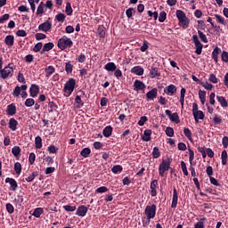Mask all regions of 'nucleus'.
<instances>
[{
	"mask_svg": "<svg viewBox=\"0 0 228 228\" xmlns=\"http://www.w3.org/2000/svg\"><path fill=\"white\" fill-rule=\"evenodd\" d=\"M191 38L196 47V54H202V48L204 47V45L200 44V41L199 40L197 35H193Z\"/></svg>",
	"mask_w": 228,
	"mask_h": 228,
	"instance_id": "6e6552de",
	"label": "nucleus"
},
{
	"mask_svg": "<svg viewBox=\"0 0 228 228\" xmlns=\"http://www.w3.org/2000/svg\"><path fill=\"white\" fill-rule=\"evenodd\" d=\"M216 99L223 108H227L228 102H227V100H225V97L216 96Z\"/></svg>",
	"mask_w": 228,
	"mask_h": 228,
	"instance_id": "cd10ccee",
	"label": "nucleus"
},
{
	"mask_svg": "<svg viewBox=\"0 0 228 228\" xmlns=\"http://www.w3.org/2000/svg\"><path fill=\"white\" fill-rule=\"evenodd\" d=\"M44 8H45V4H44L43 2H41L37 7V15H42V13L45 12Z\"/></svg>",
	"mask_w": 228,
	"mask_h": 228,
	"instance_id": "ea45409f",
	"label": "nucleus"
},
{
	"mask_svg": "<svg viewBox=\"0 0 228 228\" xmlns=\"http://www.w3.org/2000/svg\"><path fill=\"white\" fill-rule=\"evenodd\" d=\"M65 211L73 212L76 211V206L66 205L63 207Z\"/></svg>",
	"mask_w": 228,
	"mask_h": 228,
	"instance_id": "13d9d810",
	"label": "nucleus"
},
{
	"mask_svg": "<svg viewBox=\"0 0 228 228\" xmlns=\"http://www.w3.org/2000/svg\"><path fill=\"white\" fill-rule=\"evenodd\" d=\"M146 97H147V99H150V101H154V99H156V97H158V89L153 88L151 91H149L146 94Z\"/></svg>",
	"mask_w": 228,
	"mask_h": 228,
	"instance_id": "4468645a",
	"label": "nucleus"
},
{
	"mask_svg": "<svg viewBox=\"0 0 228 228\" xmlns=\"http://www.w3.org/2000/svg\"><path fill=\"white\" fill-rule=\"evenodd\" d=\"M227 151L224 150L221 154L222 165H227Z\"/></svg>",
	"mask_w": 228,
	"mask_h": 228,
	"instance_id": "f704fd0d",
	"label": "nucleus"
},
{
	"mask_svg": "<svg viewBox=\"0 0 228 228\" xmlns=\"http://www.w3.org/2000/svg\"><path fill=\"white\" fill-rule=\"evenodd\" d=\"M35 159H37V155H35L34 152H31L28 156V161L30 165H33V163H35Z\"/></svg>",
	"mask_w": 228,
	"mask_h": 228,
	"instance_id": "052dcab7",
	"label": "nucleus"
},
{
	"mask_svg": "<svg viewBox=\"0 0 228 228\" xmlns=\"http://www.w3.org/2000/svg\"><path fill=\"white\" fill-rule=\"evenodd\" d=\"M92 152V151L90 150V148H84L81 152L80 155L83 158H88L90 156V153Z\"/></svg>",
	"mask_w": 228,
	"mask_h": 228,
	"instance_id": "72a5a7b5",
	"label": "nucleus"
},
{
	"mask_svg": "<svg viewBox=\"0 0 228 228\" xmlns=\"http://www.w3.org/2000/svg\"><path fill=\"white\" fill-rule=\"evenodd\" d=\"M147 121V117L142 116L140 118V120L138 121L139 126H145V122Z\"/></svg>",
	"mask_w": 228,
	"mask_h": 228,
	"instance_id": "338daca9",
	"label": "nucleus"
},
{
	"mask_svg": "<svg viewBox=\"0 0 228 228\" xmlns=\"http://www.w3.org/2000/svg\"><path fill=\"white\" fill-rule=\"evenodd\" d=\"M45 77H51L52 74L56 72V69L53 66H48L45 69Z\"/></svg>",
	"mask_w": 228,
	"mask_h": 228,
	"instance_id": "b1692460",
	"label": "nucleus"
},
{
	"mask_svg": "<svg viewBox=\"0 0 228 228\" xmlns=\"http://www.w3.org/2000/svg\"><path fill=\"white\" fill-rule=\"evenodd\" d=\"M17 111V108H15V105L10 104L7 106V114H9L11 117L15 115Z\"/></svg>",
	"mask_w": 228,
	"mask_h": 228,
	"instance_id": "a878e982",
	"label": "nucleus"
},
{
	"mask_svg": "<svg viewBox=\"0 0 228 228\" xmlns=\"http://www.w3.org/2000/svg\"><path fill=\"white\" fill-rule=\"evenodd\" d=\"M204 222H206V217H203L195 225L194 228H204Z\"/></svg>",
	"mask_w": 228,
	"mask_h": 228,
	"instance_id": "de8ad7c7",
	"label": "nucleus"
},
{
	"mask_svg": "<svg viewBox=\"0 0 228 228\" xmlns=\"http://www.w3.org/2000/svg\"><path fill=\"white\" fill-rule=\"evenodd\" d=\"M152 156H153L154 159H158V158H159L160 153H159V149L158 147L153 148Z\"/></svg>",
	"mask_w": 228,
	"mask_h": 228,
	"instance_id": "a18cd8bd",
	"label": "nucleus"
},
{
	"mask_svg": "<svg viewBox=\"0 0 228 228\" xmlns=\"http://www.w3.org/2000/svg\"><path fill=\"white\" fill-rule=\"evenodd\" d=\"M159 22H165V20H167V12H165V11H162L159 13Z\"/></svg>",
	"mask_w": 228,
	"mask_h": 228,
	"instance_id": "603ef678",
	"label": "nucleus"
},
{
	"mask_svg": "<svg viewBox=\"0 0 228 228\" xmlns=\"http://www.w3.org/2000/svg\"><path fill=\"white\" fill-rule=\"evenodd\" d=\"M106 191H108V187L106 186L99 187L95 191L96 193H106Z\"/></svg>",
	"mask_w": 228,
	"mask_h": 228,
	"instance_id": "4d7b16f0",
	"label": "nucleus"
},
{
	"mask_svg": "<svg viewBox=\"0 0 228 228\" xmlns=\"http://www.w3.org/2000/svg\"><path fill=\"white\" fill-rule=\"evenodd\" d=\"M166 134L167 136H169V138H172V136H174V128L167 126L166 128Z\"/></svg>",
	"mask_w": 228,
	"mask_h": 228,
	"instance_id": "864d4df0",
	"label": "nucleus"
},
{
	"mask_svg": "<svg viewBox=\"0 0 228 228\" xmlns=\"http://www.w3.org/2000/svg\"><path fill=\"white\" fill-rule=\"evenodd\" d=\"M29 92L31 97H37L40 92V88L37 85H32Z\"/></svg>",
	"mask_w": 228,
	"mask_h": 228,
	"instance_id": "f3484780",
	"label": "nucleus"
},
{
	"mask_svg": "<svg viewBox=\"0 0 228 228\" xmlns=\"http://www.w3.org/2000/svg\"><path fill=\"white\" fill-rule=\"evenodd\" d=\"M215 97H216L215 93H211L209 95V102L212 106H215V102H216Z\"/></svg>",
	"mask_w": 228,
	"mask_h": 228,
	"instance_id": "774afa93",
	"label": "nucleus"
},
{
	"mask_svg": "<svg viewBox=\"0 0 228 228\" xmlns=\"http://www.w3.org/2000/svg\"><path fill=\"white\" fill-rule=\"evenodd\" d=\"M134 13H136V11H134V8H129L126 12V17L128 19H131Z\"/></svg>",
	"mask_w": 228,
	"mask_h": 228,
	"instance_id": "49530a36",
	"label": "nucleus"
},
{
	"mask_svg": "<svg viewBox=\"0 0 228 228\" xmlns=\"http://www.w3.org/2000/svg\"><path fill=\"white\" fill-rule=\"evenodd\" d=\"M186 94V89L185 88H182L181 89V94H180V104L182 106V108L184 107V95Z\"/></svg>",
	"mask_w": 228,
	"mask_h": 228,
	"instance_id": "7c9ffc66",
	"label": "nucleus"
},
{
	"mask_svg": "<svg viewBox=\"0 0 228 228\" xmlns=\"http://www.w3.org/2000/svg\"><path fill=\"white\" fill-rule=\"evenodd\" d=\"M2 79H8V77H12L13 76V67L11 64L6 66L0 72Z\"/></svg>",
	"mask_w": 228,
	"mask_h": 228,
	"instance_id": "423d86ee",
	"label": "nucleus"
},
{
	"mask_svg": "<svg viewBox=\"0 0 228 228\" xmlns=\"http://www.w3.org/2000/svg\"><path fill=\"white\" fill-rule=\"evenodd\" d=\"M73 44L72 39L69 38L67 36H63L58 40L57 46L61 51H65L67 47H72Z\"/></svg>",
	"mask_w": 228,
	"mask_h": 228,
	"instance_id": "f03ea898",
	"label": "nucleus"
},
{
	"mask_svg": "<svg viewBox=\"0 0 228 228\" xmlns=\"http://www.w3.org/2000/svg\"><path fill=\"white\" fill-rule=\"evenodd\" d=\"M53 47H54L53 43H46V44H45V45L43 47V53H47V52L51 51V49H53Z\"/></svg>",
	"mask_w": 228,
	"mask_h": 228,
	"instance_id": "473e14b6",
	"label": "nucleus"
},
{
	"mask_svg": "<svg viewBox=\"0 0 228 228\" xmlns=\"http://www.w3.org/2000/svg\"><path fill=\"white\" fill-rule=\"evenodd\" d=\"M65 12H66L67 15H72V12H73L72 5L69 2L66 4V11Z\"/></svg>",
	"mask_w": 228,
	"mask_h": 228,
	"instance_id": "09e8293b",
	"label": "nucleus"
},
{
	"mask_svg": "<svg viewBox=\"0 0 228 228\" xmlns=\"http://www.w3.org/2000/svg\"><path fill=\"white\" fill-rule=\"evenodd\" d=\"M145 215L148 220L154 218V216H156V205L147 206L145 208Z\"/></svg>",
	"mask_w": 228,
	"mask_h": 228,
	"instance_id": "0eeeda50",
	"label": "nucleus"
},
{
	"mask_svg": "<svg viewBox=\"0 0 228 228\" xmlns=\"http://www.w3.org/2000/svg\"><path fill=\"white\" fill-rule=\"evenodd\" d=\"M179 197L177 196V189H174L173 190V199H172V204H171V208H177V200H178Z\"/></svg>",
	"mask_w": 228,
	"mask_h": 228,
	"instance_id": "a211bd4d",
	"label": "nucleus"
},
{
	"mask_svg": "<svg viewBox=\"0 0 228 228\" xmlns=\"http://www.w3.org/2000/svg\"><path fill=\"white\" fill-rule=\"evenodd\" d=\"M74 88H76V80L74 78H69L64 85L63 92L65 93V97H70L72 92H74Z\"/></svg>",
	"mask_w": 228,
	"mask_h": 228,
	"instance_id": "7ed1b4c3",
	"label": "nucleus"
},
{
	"mask_svg": "<svg viewBox=\"0 0 228 228\" xmlns=\"http://www.w3.org/2000/svg\"><path fill=\"white\" fill-rule=\"evenodd\" d=\"M14 171L18 175H20V172H22V165H20V162H16L14 164Z\"/></svg>",
	"mask_w": 228,
	"mask_h": 228,
	"instance_id": "58836bf2",
	"label": "nucleus"
},
{
	"mask_svg": "<svg viewBox=\"0 0 228 228\" xmlns=\"http://www.w3.org/2000/svg\"><path fill=\"white\" fill-rule=\"evenodd\" d=\"M56 20H58V22H64L65 20V14L63 13H59L55 16Z\"/></svg>",
	"mask_w": 228,
	"mask_h": 228,
	"instance_id": "6e6d98bb",
	"label": "nucleus"
},
{
	"mask_svg": "<svg viewBox=\"0 0 228 228\" xmlns=\"http://www.w3.org/2000/svg\"><path fill=\"white\" fill-rule=\"evenodd\" d=\"M170 170V160L169 159H164L160 163L159 167V174L161 177H165V172H168Z\"/></svg>",
	"mask_w": 228,
	"mask_h": 228,
	"instance_id": "39448f33",
	"label": "nucleus"
},
{
	"mask_svg": "<svg viewBox=\"0 0 228 228\" xmlns=\"http://www.w3.org/2000/svg\"><path fill=\"white\" fill-rule=\"evenodd\" d=\"M12 152L13 156H15L17 158V156H19L20 154V148L19 146H14L12 149Z\"/></svg>",
	"mask_w": 228,
	"mask_h": 228,
	"instance_id": "3c124183",
	"label": "nucleus"
},
{
	"mask_svg": "<svg viewBox=\"0 0 228 228\" xmlns=\"http://www.w3.org/2000/svg\"><path fill=\"white\" fill-rule=\"evenodd\" d=\"M221 58H222V61H224V63H227L228 62V53L224 51L221 53Z\"/></svg>",
	"mask_w": 228,
	"mask_h": 228,
	"instance_id": "e2e57ef3",
	"label": "nucleus"
},
{
	"mask_svg": "<svg viewBox=\"0 0 228 228\" xmlns=\"http://www.w3.org/2000/svg\"><path fill=\"white\" fill-rule=\"evenodd\" d=\"M4 42H5L6 45H9V47H12V45H13V44H14V37H13V36H12V35L7 36L4 38Z\"/></svg>",
	"mask_w": 228,
	"mask_h": 228,
	"instance_id": "bb28decb",
	"label": "nucleus"
},
{
	"mask_svg": "<svg viewBox=\"0 0 228 228\" xmlns=\"http://www.w3.org/2000/svg\"><path fill=\"white\" fill-rule=\"evenodd\" d=\"M181 168L184 175H188V168L186 167V163L184 161L181 162Z\"/></svg>",
	"mask_w": 228,
	"mask_h": 228,
	"instance_id": "bf43d9fd",
	"label": "nucleus"
},
{
	"mask_svg": "<svg viewBox=\"0 0 228 228\" xmlns=\"http://www.w3.org/2000/svg\"><path fill=\"white\" fill-rule=\"evenodd\" d=\"M198 35L201 42H203L204 44H208V37H206V34H204V32H202L201 30H198Z\"/></svg>",
	"mask_w": 228,
	"mask_h": 228,
	"instance_id": "e433bc0d",
	"label": "nucleus"
},
{
	"mask_svg": "<svg viewBox=\"0 0 228 228\" xmlns=\"http://www.w3.org/2000/svg\"><path fill=\"white\" fill-rule=\"evenodd\" d=\"M122 170H123V168H122V166H120V165H116L111 169L113 174H120V172H122Z\"/></svg>",
	"mask_w": 228,
	"mask_h": 228,
	"instance_id": "a19ab883",
	"label": "nucleus"
},
{
	"mask_svg": "<svg viewBox=\"0 0 228 228\" xmlns=\"http://www.w3.org/2000/svg\"><path fill=\"white\" fill-rule=\"evenodd\" d=\"M159 77V72L158 71V68H152L150 71V77L154 79V77Z\"/></svg>",
	"mask_w": 228,
	"mask_h": 228,
	"instance_id": "2f4dec72",
	"label": "nucleus"
},
{
	"mask_svg": "<svg viewBox=\"0 0 228 228\" xmlns=\"http://www.w3.org/2000/svg\"><path fill=\"white\" fill-rule=\"evenodd\" d=\"M86 213H88V208L86 206H80L77 208L76 215L77 216H86Z\"/></svg>",
	"mask_w": 228,
	"mask_h": 228,
	"instance_id": "9b49d317",
	"label": "nucleus"
},
{
	"mask_svg": "<svg viewBox=\"0 0 228 228\" xmlns=\"http://www.w3.org/2000/svg\"><path fill=\"white\" fill-rule=\"evenodd\" d=\"M222 53V49L216 46L212 52V58L216 63H218V55Z\"/></svg>",
	"mask_w": 228,
	"mask_h": 228,
	"instance_id": "6ab92c4d",
	"label": "nucleus"
},
{
	"mask_svg": "<svg viewBox=\"0 0 228 228\" xmlns=\"http://www.w3.org/2000/svg\"><path fill=\"white\" fill-rule=\"evenodd\" d=\"M156 188H158V180H153L151 183V197H156L158 195V191H157Z\"/></svg>",
	"mask_w": 228,
	"mask_h": 228,
	"instance_id": "ddd939ff",
	"label": "nucleus"
},
{
	"mask_svg": "<svg viewBox=\"0 0 228 228\" xmlns=\"http://www.w3.org/2000/svg\"><path fill=\"white\" fill-rule=\"evenodd\" d=\"M111 133H113V127H111V126H108L103 129L102 134L105 138H110V136H111Z\"/></svg>",
	"mask_w": 228,
	"mask_h": 228,
	"instance_id": "412c9836",
	"label": "nucleus"
},
{
	"mask_svg": "<svg viewBox=\"0 0 228 228\" xmlns=\"http://www.w3.org/2000/svg\"><path fill=\"white\" fill-rule=\"evenodd\" d=\"M183 134L186 136V138H188V140H190V142H191V131L190 130V128H184Z\"/></svg>",
	"mask_w": 228,
	"mask_h": 228,
	"instance_id": "8fccbe9b",
	"label": "nucleus"
},
{
	"mask_svg": "<svg viewBox=\"0 0 228 228\" xmlns=\"http://www.w3.org/2000/svg\"><path fill=\"white\" fill-rule=\"evenodd\" d=\"M164 92L165 94H167V95H174V94L177 92V88L175 87V86L170 85L164 89Z\"/></svg>",
	"mask_w": 228,
	"mask_h": 228,
	"instance_id": "2eb2a0df",
	"label": "nucleus"
},
{
	"mask_svg": "<svg viewBox=\"0 0 228 228\" xmlns=\"http://www.w3.org/2000/svg\"><path fill=\"white\" fill-rule=\"evenodd\" d=\"M192 115L195 122L197 123H199V120H204V112L202 110H199V105L197 103L192 104Z\"/></svg>",
	"mask_w": 228,
	"mask_h": 228,
	"instance_id": "20e7f679",
	"label": "nucleus"
},
{
	"mask_svg": "<svg viewBox=\"0 0 228 228\" xmlns=\"http://www.w3.org/2000/svg\"><path fill=\"white\" fill-rule=\"evenodd\" d=\"M165 113L169 118V120H171V122H175V124H179L181 122L179 120V115L177 114V112L172 114V111H170L169 110H166Z\"/></svg>",
	"mask_w": 228,
	"mask_h": 228,
	"instance_id": "1a4fd4ad",
	"label": "nucleus"
},
{
	"mask_svg": "<svg viewBox=\"0 0 228 228\" xmlns=\"http://www.w3.org/2000/svg\"><path fill=\"white\" fill-rule=\"evenodd\" d=\"M21 90H20V86H16L12 92V95L14 97H19V94H20Z\"/></svg>",
	"mask_w": 228,
	"mask_h": 228,
	"instance_id": "0e129e2a",
	"label": "nucleus"
},
{
	"mask_svg": "<svg viewBox=\"0 0 228 228\" xmlns=\"http://www.w3.org/2000/svg\"><path fill=\"white\" fill-rule=\"evenodd\" d=\"M35 147L36 149H42V137L37 136L35 138Z\"/></svg>",
	"mask_w": 228,
	"mask_h": 228,
	"instance_id": "c9c22d12",
	"label": "nucleus"
},
{
	"mask_svg": "<svg viewBox=\"0 0 228 228\" xmlns=\"http://www.w3.org/2000/svg\"><path fill=\"white\" fill-rule=\"evenodd\" d=\"M52 26L53 25L51 24V21L46 20L38 26V29L40 31H44L45 33H47V31H49L51 29Z\"/></svg>",
	"mask_w": 228,
	"mask_h": 228,
	"instance_id": "9d476101",
	"label": "nucleus"
},
{
	"mask_svg": "<svg viewBox=\"0 0 228 228\" xmlns=\"http://www.w3.org/2000/svg\"><path fill=\"white\" fill-rule=\"evenodd\" d=\"M134 89L135 92H140V90H145V84L140 80H135L134 82Z\"/></svg>",
	"mask_w": 228,
	"mask_h": 228,
	"instance_id": "f8f14e48",
	"label": "nucleus"
},
{
	"mask_svg": "<svg viewBox=\"0 0 228 228\" xmlns=\"http://www.w3.org/2000/svg\"><path fill=\"white\" fill-rule=\"evenodd\" d=\"M131 72L133 74H136V76H143V68L140 66H135L131 69Z\"/></svg>",
	"mask_w": 228,
	"mask_h": 228,
	"instance_id": "aec40b11",
	"label": "nucleus"
},
{
	"mask_svg": "<svg viewBox=\"0 0 228 228\" xmlns=\"http://www.w3.org/2000/svg\"><path fill=\"white\" fill-rule=\"evenodd\" d=\"M104 69L108 70V72H115V70H117V65H115L114 62H108Z\"/></svg>",
	"mask_w": 228,
	"mask_h": 228,
	"instance_id": "5701e85b",
	"label": "nucleus"
},
{
	"mask_svg": "<svg viewBox=\"0 0 228 228\" xmlns=\"http://www.w3.org/2000/svg\"><path fill=\"white\" fill-rule=\"evenodd\" d=\"M193 159H195V153L189 149V161L191 166H193Z\"/></svg>",
	"mask_w": 228,
	"mask_h": 228,
	"instance_id": "c03bdc74",
	"label": "nucleus"
},
{
	"mask_svg": "<svg viewBox=\"0 0 228 228\" xmlns=\"http://www.w3.org/2000/svg\"><path fill=\"white\" fill-rule=\"evenodd\" d=\"M25 106H27V108H31V106H35V100L32 98H28L25 101Z\"/></svg>",
	"mask_w": 228,
	"mask_h": 228,
	"instance_id": "79ce46f5",
	"label": "nucleus"
},
{
	"mask_svg": "<svg viewBox=\"0 0 228 228\" xmlns=\"http://www.w3.org/2000/svg\"><path fill=\"white\" fill-rule=\"evenodd\" d=\"M19 122L15 120V118H11L9 121V127L12 131H17V126Z\"/></svg>",
	"mask_w": 228,
	"mask_h": 228,
	"instance_id": "393cba45",
	"label": "nucleus"
},
{
	"mask_svg": "<svg viewBox=\"0 0 228 228\" xmlns=\"http://www.w3.org/2000/svg\"><path fill=\"white\" fill-rule=\"evenodd\" d=\"M208 80L210 81V83H214V84L218 83V78H216V76H215V74H210Z\"/></svg>",
	"mask_w": 228,
	"mask_h": 228,
	"instance_id": "680f3d73",
	"label": "nucleus"
},
{
	"mask_svg": "<svg viewBox=\"0 0 228 228\" xmlns=\"http://www.w3.org/2000/svg\"><path fill=\"white\" fill-rule=\"evenodd\" d=\"M43 214H44V208H37L34 210L32 216H35L36 218H40V216Z\"/></svg>",
	"mask_w": 228,
	"mask_h": 228,
	"instance_id": "c85d7f7f",
	"label": "nucleus"
},
{
	"mask_svg": "<svg viewBox=\"0 0 228 228\" xmlns=\"http://www.w3.org/2000/svg\"><path fill=\"white\" fill-rule=\"evenodd\" d=\"M151 134H152V131L151 130H145L143 132L142 139L143 140V142H151Z\"/></svg>",
	"mask_w": 228,
	"mask_h": 228,
	"instance_id": "4be33fe9",
	"label": "nucleus"
},
{
	"mask_svg": "<svg viewBox=\"0 0 228 228\" xmlns=\"http://www.w3.org/2000/svg\"><path fill=\"white\" fill-rule=\"evenodd\" d=\"M176 17L179 20V26H181L183 29H187L190 27V19L186 17V13L182 10L176 11Z\"/></svg>",
	"mask_w": 228,
	"mask_h": 228,
	"instance_id": "f257e3e1",
	"label": "nucleus"
},
{
	"mask_svg": "<svg viewBox=\"0 0 228 228\" xmlns=\"http://www.w3.org/2000/svg\"><path fill=\"white\" fill-rule=\"evenodd\" d=\"M215 18L217 20V22H219V24H223V26H225V18L218 15V14H215Z\"/></svg>",
	"mask_w": 228,
	"mask_h": 228,
	"instance_id": "37998d69",
	"label": "nucleus"
},
{
	"mask_svg": "<svg viewBox=\"0 0 228 228\" xmlns=\"http://www.w3.org/2000/svg\"><path fill=\"white\" fill-rule=\"evenodd\" d=\"M222 144H223L224 149H227V147H228V137L227 136L223 137Z\"/></svg>",
	"mask_w": 228,
	"mask_h": 228,
	"instance_id": "69168bd1",
	"label": "nucleus"
},
{
	"mask_svg": "<svg viewBox=\"0 0 228 228\" xmlns=\"http://www.w3.org/2000/svg\"><path fill=\"white\" fill-rule=\"evenodd\" d=\"M199 97L201 104H206V91L200 90Z\"/></svg>",
	"mask_w": 228,
	"mask_h": 228,
	"instance_id": "c756f323",
	"label": "nucleus"
},
{
	"mask_svg": "<svg viewBox=\"0 0 228 228\" xmlns=\"http://www.w3.org/2000/svg\"><path fill=\"white\" fill-rule=\"evenodd\" d=\"M74 69V66L70 61L65 63V70L67 74H72V69Z\"/></svg>",
	"mask_w": 228,
	"mask_h": 228,
	"instance_id": "4c0bfd02",
	"label": "nucleus"
},
{
	"mask_svg": "<svg viewBox=\"0 0 228 228\" xmlns=\"http://www.w3.org/2000/svg\"><path fill=\"white\" fill-rule=\"evenodd\" d=\"M213 122L216 126H218V124H222V117L216 114L213 118Z\"/></svg>",
	"mask_w": 228,
	"mask_h": 228,
	"instance_id": "5fc2aeb1",
	"label": "nucleus"
},
{
	"mask_svg": "<svg viewBox=\"0 0 228 228\" xmlns=\"http://www.w3.org/2000/svg\"><path fill=\"white\" fill-rule=\"evenodd\" d=\"M5 183H9V184L11 185L10 190H12V191H15V190H17L18 184H17V181H15V179L6 178Z\"/></svg>",
	"mask_w": 228,
	"mask_h": 228,
	"instance_id": "dca6fc26",
	"label": "nucleus"
}]
</instances>
